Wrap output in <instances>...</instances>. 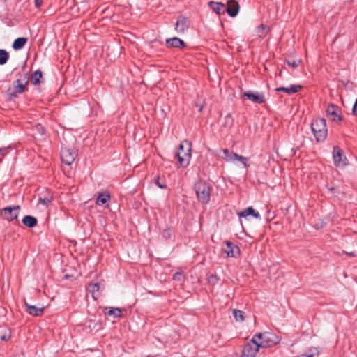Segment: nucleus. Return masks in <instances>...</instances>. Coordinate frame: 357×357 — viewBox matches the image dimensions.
Returning a JSON list of instances; mask_svg holds the SVG:
<instances>
[{
    "label": "nucleus",
    "instance_id": "473e14b6",
    "mask_svg": "<svg viewBox=\"0 0 357 357\" xmlns=\"http://www.w3.org/2000/svg\"><path fill=\"white\" fill-rule=\"evenodd\" d=\"M233 315L236 321H243L245 319V313L241 310H234Z\"/></svg>",
    "mask_w": 357,
    "mask_h": 357
},
{
    "label": "nucleus",
    "instance_id": "412c9836",
    "mask_svg": "<svg viewBox=\"0 0 357 357\" xmlns=\"http://www.w3.org/2000/svg\"><path fill=\"white\" fill-rule=\"evenodd\" d=\"M53 199V196L52 193L45 190L44 192H42L39 195V202L43 205H48Z\"/></svg>",
    "mask_w": 357,
    "mask_h": 357
},
{
    "label": "nucleus",
    "instance_id": "0eeeda50",
    "mask_svg": "<svg viewBox=\"0 0 357 357\" xmlns=\"http://www.w3.org/2000/svg\"><path fill=\"white\" fill-rule=\"evenodd\" d=\"M327 118L332 122H340L343 120L341 109L335 104L331 103L326 109Z\"/></svg>",
    "mask_w": 357,
    "mask_h": 357
},
{
    "label": "nucleus",
    "instance_id": "f3484780",
    "mask_svg": "<svg viewBox=\"0 0 357 357\" xmlns=\"http://www.w3.org/2000/svg\"><path fill=\"white\" fill-rule=\"evenodd\" d=\"M303 86L299 84H291L289 87H278L275 89L277 92H285L289 95L294 94L302 89Z\"/></svg>",
    "mask_w": 357,
    "mask_h": 357
},
{
    "label": "nucleus",
    "instance_id": "49530a36",
    "mask_svg": "<svg viewBox=\"0 0 357 357\" xmlns=\"http://www.w3.org/2000/svg\"><path fill=\"white\" fill-rule=\"evenodd\" d=\"M331 192H333L335 190V188L334 187H331V188H328Z\"/></svg>",
    "mask_w": 357,
    "mask_h": 357
},
{
    "label": "nucleus",
    "instance_id": "37998d69",
    "mask_svg": "<svg viewBox=\"0 0 357 357\" xmlns=\"http://www.w3.org/2000/svg\"><path fill=\"white\" fill-rule=\"evenodd\" d=\"M10 333H9L8 335H2V336L1 337V339L2 340L6 341V340H9V338H10Z\"/></svg>",
    "mask_w": 357,
    "mask_h": 357
},
{
    "label": "nucleus",
    "instance_id": "423d86ee",
    "mask_svg": "<svg viewBox=\"0 0 357 357\" xmlns=\"http://www.w3.org/2000/svg\"><path fill=\"white\" fill-rule=\"evenodd\" d=\"M60 155L62 162L70 165L77 157V150L73 147H63Z\"/></svg>",
    "mask_w": 357,
    "mask_h": 357
},
{
    "label": "nucleus",
    "instance_id": "20e7f679",
    "mask_svg": "<svg viewBox=\"0 0 357 357\" xmlns=\"http://www.w3.org/2000/svg\"><path fill=\"white\" fill-rule=\"evenodd\" d=\"M191 143L188 140L182 142L178 148V151L176 153L180 165L186 167L189 165L191 158Z\"/></svg>",
    "mask_w": 357,
    "mask_h": 357
},
{
    "label": "nucleus",
    "instance_id": "72a5a7b5",
    "mask_svg": "<svg viewBox=\"0 0 357 357\" xmlns=\"http://www.w3.org/2000/svg\"><path fill=\"white\" fill-rule=\"evenodd\" d=\"M233 155L235 157V160L240 161L244 165L245 167H249V164L248 163V158L239 155L237 153L233 154Z\"/></svg>",
    "mask_w": 357,
    "mask_h": 357
},
{
    "label": "nucleus",
    "instance_id": "e433bc0d",
    "mask_svg": "<svg viewBox=\"0 0 357 357\" xmlns=\"http://www.w3.org/2000/svg\"><path fill=\"white\" fill-rule=\"evenodd\" d=\"M162 235L166 239L171 238V230L169 228L166 229L163 231Z\"/></svg>",
    "mask_w": 357,
    "mask_h": 357
},
{
    "label": "nucleus",
    "instance_id": "5701e85b",
    "mask_svg": "<svg viewBox=\"0 0 357 357\" xmlns=\"http://www.w3.org/2000/svg\"><path fill=\"white\" fill-rule=\"evenodd\" d=\"M111 196L108 192L100 193L96 200L97 205H103L110 200Z\"/></svg>",
    "mask_w": 357,
    "mask_h": 357
},
{
    "label": "nucleus",
    "instance_id": "a878e982",
    "mask_svg": "<svg viewBox=\"0 0 357 357\" xmlns=\"http://www.w3.org/2000/svg\"><path fill=\"white\" fill-rule=\"evenodd\" d=\"M319 354V351L317 347H311L304 354L298 355L294 357H316L318 356Z\"/></svg>",
    "mask_w": 357,
    "mask_h": 357
},
{
    "label": "nucleus",
    "instance_id": "c9c22d12",
    "mask_svg": "<svg viewBox=\"0 0 357 357\" xmlns=\"http://www.w3.org/2000/svg\"><path fill=\"white\" fill-rule=\"evenodd\" d=\"M225 124L231 126L233 124V119L231 117V114H228L225 117Z\"/></svg>",
    "mask_w": 357,
    "mask_h": 357
},
{
    "label": "nucleus",
    "instance_id": "4468645a",
    "mask_svg": "<svg viewBox=\"0 0 357 357\" xmlns=\"http://www.w3.org/2000/svg\"><path fill=\"white\" fill-rule=\"evenodd\" d=\"M25 306L26 311L29 314L33 316H40L43 314L45 305L43 303H38V306L31 305L25 301Z\"/></svg>",
    "mask_w": 357,
    "mask_h": 357
},
{
    "label": "nucleus",
    "instance_id": "f8f14e48",
    "mask_svg": "<svg viewBox=\"0 0 357 357\" xmlns=\"http://www.w3.org/2000/svg\"><path fill=\"white\" fill-rule=\"evenodd\" d=\"M224 251L229 257L236 258L239 257L241 254L239 248L229 241H226V248L224 249Z\"/></svg>",
    "mask_w": 357,
    "mask_h": 357
},
{
    "label": "nucleus",
    "instance_id": "de8ad7c7",
    "mask_svg": "<svg viewBox=\"0 0 357 357\" xmlns=\"http://www.w3.org/2000/svg\"><path fill=\"white\" fill-rule=\"evenodd\" d=\"M93 297L94 299H96V297L95 296L94 294H93Z\"/></svg>",
    "mask_w": 357,
    "mask_h": 357
},
{
    "label": "nucleus",
    "instance_id": "a18cd8bd",
    "mask_svg": "<svg viewBox=\"0 0 357 357\" xmlns=\"http://www.w3.org/2000/svg\"><path fill=\"white\" fill-rule=\"evenodd\" d=\"M344 253L349 256V257H355L356 255L355 253V252H344Z\"/></svg>",
    "mask_w": 357,
    "mask_h": 357
},
{
    "label": "nucleus",
    "instance_id": "09e8293b",
    "mask_svg": "<svg viewBox=\"0 0 357 357\" xmlns=\"http://www.w3.org/2000/svg\"><path fill=\"white\" fill-rule=\"evenodd\" d=\"M279 75H280V76H281V75H282V73H281V71L280 72Z\"/></svg>",
    "mask_w": 357,
    "mask_h": 357
},
{
    "label": "nucleus",
    "instance_id": "c03bdc74",
    "mask_svg": "<svg viewBox=\"0 0 357 357\" xmlns=\"http://www.w3.org/2000/svg\"><path fill=\"white\" fill-rule=\"evenodd\" d=\"M6 149H0V162L2 160L4 153H2V152L5 151Z\"/></svg>",
    "mask_w": 357,
    "mask_h": 357
},
{
    "label": "nucleus",
    "instance_id": "b1692460",
    "mask_svg": "<svg viewBox=\"0 0 357 357\" xmlns=\"http://www.w3.org/2000/svg\"><path fill=\"white\" fill-rule=\"evenodd\" d=\"M27 40H28L27 38H25V37H20V38H16L13 43V48L15 50H18L22 49L25 45V44L27 43Z\"/></svg>",
    "mask_w": 357,
    "mask_h": 357
},
{
    "label": "nucleus",
    "instance_id": "6ab92c4d",
    "mask_svg": "<svg viewBox=\"0 0 357 357\" xmlns=\"http://www.w3.org/2000/svg\"><path fill=\"white\" fill-rule=\"evenodd\" d=\"M102 311L105 315L114 318H120L122 316L121 310L119 307H105Z\"/></svg>",
    "mask_w": 357,
    "mask_h": 357
},
{
    "label": "nucleus",
    "instance_id": "f704fd0d",
    "mask_svg": "<svg viewBox=\"0 0 357 357\" xmlns=\"http://www.w3.org/2000/svg\"><path fill=\"white\" fill-rule=\"evenodd\" d=\"M155 184L161 189H165L167 188V185L165 182L160 181V178L158 176L155 180Z\"/></svg>",
    "mask_w": 357,
    "mask_h": 357
},
{
    "label": "nucleus",
    "instance_id": "cd10ccee",
    "mask_svg": "<svg viewBox=\"0 0 357 357\" xmlns=\"http://www.w3.org/2000/svg\"><path fill=\"white\" fill-rule=\"evenodd\" d=\"M223 155H222V159L227 162H231L235 160V157L233 154H236L234 151H229L227 149H222Z\"/></svg>",
    "mask_w": 357,
    "mask_h": 357
},
{
    "label": "nucleus",
    "instance_id": "4c0bfd02",
    "mask_svg": "<svg viewBox=\"0 0 357 357\" xmlns=\"http://www.w3.org/2000/svg\"><path fill=\"white\" fill-rule=\"evenodd\" d=\"M183 278V274H182L181 273H180V272H177V273H174V275H173V279H174V280H178V281H180V280H182V278Z\"/></svg>",
    "mask_w": 357,
    "mask_h": 357
},
{
    "label": "nucleus",
    "instance_id": "c756f323",
    "mask_svg": "<svg viewBox=\"0 0 357 357\" xmlns=\"http://www.w3.org/2000/svg\"><path fill=\"white\" fill-rule=\"evenodd\" d=\"M10 58L9 53L3 49H0V65H4L7 63Z\"/></svg>",
    "mask_w": 357,
    "mask_h": 357
},
{
    "label": "nucleus",
    "instance_id": "dca6fc26",
    "mask_svg": "<svg viewBox=\"0 0 357 357\" xmlns=\"http://www.w3.org/2000/svg\"><path fill=\"white\" fill-rule=\"evenodd\" d=\"M189 28V24L187 17L180 16L176 24L175 29L178 33H183Z\"/></svg>",
    "mask_w": 357,
    "mask_h": 357
},
{
    "label": "nucleus",
    "instance_id": "a211bd4d",
    "mask_svg": "<svg viewBox=\"0 0 357 357\" xmlns=\"http://www.w3.org/2000/svg\"><path fill=\"white\" fill-rule=\"evenodd\" d=\"M209 7L218 15H223L225 13L226 5L222 2L210 1Z\"/></svg>",
    "mask_w": 357,
    "mask_h": 357
},
{
    "label": "nucleus",
    "instance_id": "2f4dec72",
    "mask_svg": "<svg viewBox=\"0 0 357 357\" xmlns=\"http://www.w3.org/2000/svg\"><path fill=\"white\" fill-rule=\"evenodd\" d=\"M33 130L36 132V134L40 136H44L46 135L45 129L40 123L36 124L33 127Z\"/></svg>",
    "mask_w": 357,
    "mask_h": 357
},
{
    "label": "nucleus",
    "instance_id": "ea45409f",
    "mask_svg": "<svg viewBox=\"0 0 357 357\" xmlns=\"http://www.w3.org/2000/svg\"><path fill=\"white\" fill-rule=\"evenodd\" d=\"M352 113L354 116H357V99L356 100V102L353 106Z\"/></svg>",
    "mask_w": 357,
    "mask_h": 357
},
{
    "label": "nucleus",
    "instance_id": "aec40b11",
    "mask_svg": "<svg viewBox=\"0 0 357 357\" xmlns=\"http://www.w3.org/2000/svg\"><path fill=\"white\" fill-rule=\"evenodd\" d=\"M239 217L246 218L248 215H252L253 217L260 219L259 213L256 211L252 207H248L243 209L242 211L238 213Z\"/></svg>",
    "mask_w": 357,
    "mask_h": 357
},
{
    "label": "nucleus",
    "instance_id": "6e6552de",
    "mask_svg": "<svg viewBox=\"0 0 357 357\" xmlns=\"http://www.w3.org/2000/svg\"><path fill=\"white\" fill-rule=\"evenodd\" d=\"M20 210V206H9L0 210V215L5 220L11 222L16 220L19 211Z\"/></svg>",
    "mask_w": 357,
    "mask_h": 357
},
{
    "label": "nucleus",
    "instance_id": "c85d7f7f",
    "mask_svg": "<svg viewBox=\"0 0 357 357\" xmlns=\"http://www.w3.org/2000/svg\"><path fill=\"white\" fill-rule=\"evenodd\" d=\"M43 73L40 70H37L31 75V82L34 85H37L41 82Z\"/></svg>",
    "mask_w": 357,
    "mask_h": 357
},
{
    "label": "nucleus",
    "instance_id": "4be33fe9",
    "mask_svg": "<svg viewBox=\"0 0 357 357\" xmlns=\"http://www.w3.org/2000/svg\"><path fill=\"white\" fill-rule=\"evenodd\" d=\"M22 223L27 227L33 228L38 224L36 218L32 215H25L22 220Z\"/></svg>",
    "mask_w": 357,
    "mask_h": 357
},
{
    "label": "nucleus",
    "instance_id": "7ed1b4c3",
    "mask_svg": "<svg viewBox=\"0 0 357 357\" xmlns=\"http://www.w3.org/2000/svg\"><path fill=\"white\" fill-rule=\"evenodd\" d=\"M252 338L260 349L271 347L279 342L278 337L276 335L268 332L255 334Z\"/></svg>",
    "mask_w": 357,
    "mask_h": 357
},
{
    "label": "nucleus",
    "instance_id": "ddd939ff",
    "mask_svg": "<svg viewBox=\"0 0 357 357\" xmlns=\"http://www.w3.org/2000/svg\"><path fill=\"white\" fill-rule=\"evenodd\" d=\"M240 9L239 3L236 0H229L226 6L225 13H227L231 17H236Z\"/></svg>",
    "mask_w": 357,
    "mask_h": 357
},
{
    "label": "nucleus",
    "instance_id": "8fccbe9b",
    "mask_svg": "<svg viewBox=\"0 0 357 357\" xmlns=\"http://www.w3.org/2000/svg\"><path fill=\"white\" fill-rule=\"evenodd\" d=\"M6 0H3L4 2H6Z\"/></svg>",
    "mask_w": 357,
    "mask_h": 357
},
{
    "label": "nucleus",
    "instance_id": "bb28decb",
    "mask_svg": "<svg viewBox=\"0 0 357 357\" xmlns=\"http://www.w3.org/2000/svg\"><path fill=\"white\" fill-rule=\"evenodd\" d=\"M104 281L102 280L100 281H96L91 282L88 284L86 290H100V289H104Z\"/></svg>",
    "mask_w": 357,
    "mask_h": 357
},
{
    "label": "nucleus",
    "instance_id": "393cba45",
    "mask_svg": "<svg viewBox=\"0 0 357 357\" xmlns=\"http://www.w3.org/2000/svg\"><path fill=\"white\" fill-rule=\"evenodd\" d=\"M268 32V27L263 24H260L255 29V34L259 38L265 37Z\"/></svg>",
    "mask_w": 357,
    "mask_h": 357
},
{
    "label": "nucleus",
    "instance_id": "9b49d317",
    "mask_svg": "<svg viewBox=\"0 0 357 357\" xmlns=\"http://www.w3.org/2000/svg\"><path fill=\"white\" fill-rule=\"evenodd\" d=\"M241 98L243 99L247 98L250 101L257 104H262L266 102L264 95L258 92L253 93L252 91H245L243 93Z\"/></svg>",
    "mask_w": 357,
    "mask_h": 357
},
{
    "label": "nucleus",
    "instance_id": "1a4fd4ad",
    "mask_svg": "<svg viewBox=\"0 0 357 357\" xmlns=\"http://www.w3.org/2000/svg\"><path fill=\"white\" fill-rule=\"evenodd\" d=\"M260 348L256 341L252 338L243 347L241 357H256Z\"/></svg>",
    "mask_w": 357,
    "mask_h": 357
},
{
    "label": "nucleus",
    "instance_id": "79ce46f5",
    "mask_svg": "<svg viewBox=\"0 0 357 357\" xmlns=\"http://www.w3.org/2000/svg\"><path fill=\"white\" fill-rule=\"evenodd\" d=\"M77 275H68V274H66V275H64V278H65V279H69V278H70V279H76V278H77Z\"/></svg>",
    "mask_w": 357,
    "mask_h": 357
},
{
    "label": "nucleus",
    "instance_id": "a19ab883",
    "mask_svg": "<svg viewBox=\"0 0 357 357\" xmlns=\"http://www.w3.org/2000/svg\"><path fill=\"white\" fill-rule=\"evenodd\" d=\"M34 3H35L36 7L39 8L42 6L43 1V0H35Z\"/></svg>",
    "mask_w": 357,
    "mask_h": 357
},
{
    "label": "nucleus",
    "instance_id": "39448f33",
    "mask_svg": "<svg viewBox=\"0 0 357 357\" xmlns=\"http://www.w3.org/2000/svg\"><path fill=\"white\" fill-rule=\"evenodd\" d=\"M29 79L26 75H24L23 80L17 79L13 82V89L8 90V100H13L17 97L18 94H21L27 90V84Z\"/></svg>",
    "mask_w": 357,
    "mask_h": 357
},
{
    "label": "nucleus",
    "instance_id": "7c9ffc66",
    "mask_svg": "<svg viewBox=\"0 0 357 357\" xmlns=\"http://www.w3.org/2000/svg\"><path fill=\"white\" fill-rule=\"evenodd\" d=\"M301 59H294L291 57H288L285 59V62L287 63V65L292 68L298 67L301 63Z\"/></svg>",
    "mask_w": 357,
    "mask_h": 357
},
{
    "label": "nucleus",
    "instance_id": "f257e3e1",
    "mask_svg": "<svg viewBox=\"0 0 357 357\" xmlns=\"http://www.w3.org/2000/svg\"><path fill=\"white\" fill-rule=\"evenodd\" d=\"M310 128L317 143L324 142L326 139L328 128L326 121L324 118L313 119Z\"/></svg>",
    "mask_w": 357,
    "mask_h": 357
},
{
    "label": "nucleus",
    "instance_id": "f03ea898",
    "mask_svg": "<svg viewBox=\"0 0 357 357\" xmlns=\"http://www.w3.org/2000/svg\"><path fill=\"white\" fill-rule=\"evenodd\" d=\"M212 189L211 185L203 180H199L195 183V190L197 199L203 204L209 202Z\"/></svg>",
    "mask_w": 357,
    "mask_h": 357
},
{
    "label": "nucleus",
    "instance_id": "58836bf2",
    "mask_svg": "<svg viewBox=\"0 0 357 357\" xmlns=\"http://www.w3.org/2000/svg\"><path fill=\"white\" fill-rule=\"evenodd\" d=\"M218 281V277L215 275H211L208 277V282L210 283H215Z\"/></svg>",
    "mask_w": 357,
    "mask_h": 357
},
{
    "label": "nucleus",
    "instance_id": "2eb2a0df",
    "mask_svg": "<svg viewBox=\"0 0 357 357\" xmlns=\"http://www.w3.org/2000/svg\"><path fill=\"white\" fill-rule=\"evenodd\" d=\"M165 44L169 48L182 49L186 47L185 43L177 37L166 39Z\"/></svg>",
    "mask_w": 357,
    "mask_h": 357
},
{
    "label": "nucleus",
    "instance_id": "9d476101",
    "mask_svg": "<svg viewBox=\"0 0 357 357\" xmlns=\"http://www.w3.org/2000/svg\"><path fill=\"white\" fill-rule=\"evenodd\" d=\"M333 158L336 167H344L347 165V160L343 150L337 146L333 147Z\"/></svg>",
    "mask_w": 357,
    "mask_h": 357
}]
</instances>
